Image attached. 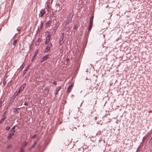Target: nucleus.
<instances>
[{
	"label": "nucleus",
	"instance_id": "c9c22d12",
	"mask_svg": "<svg viewBox=\"0 0 152 152\" xmlns=\"http://www.w3.org/2000/svg\"><path fill=\"white\" fill-rule=\"evenodd\" d=\"M62 36L61 37H63V38H64V33H61Z\"/></svg>",
	"mask_w": 152,
	"mask_h": 152
},
{
	"label": "nucleus",
	"instance_id": "7c9ffc66",
	"mask_svg": "<svg viewBox=\"0 0 152 152\" xmlns=\"http://www.w3.org/2000/svg\"><path fill=\"white\" fill-rule=\"evenodd\" d=\"M27 144V143L26 142H24L23 143V146H25Z\"/></svg>",
	"mask_w": 152,
	"mask_h": 152
},
{
	"label": "nucleus",
	"instance_id": "dca6fc26",
	"mask_svg": "<svg viewBox=\"0 0 152 152\" xmlns=\"http://www.w3.org/2000/svg\"><path fill=\"white\" fill-rule=\"evenodd\" d=\"M41 39L40 38H39L37 41H36L35 43L36 45H38L40 42H41Z\"/></svg>",
	"mask_w": 152,
	"mask_h": 152
},
{
	"label": "nucleus",
	"instance_id": "bb28decb",
	"mask_svg": "<svg viewBox=\"0 0 152 152\" xmlns=\"http://www.w3.org/2000/svg\"><path fill=\"white\" fill-rule=\"evenodd\" d=\"M12 136H10V135H9L7 137V138L8 139H10L12 138Z\"/></svg>",
	"mask_w": 152,
	"mask_h": 152
},
{
	"label": "nucleus",
	"instance_id": "f8f14e48",
	"mask_svg": "<svg viewBox=\"0 0 152 152\" xmlns=\"http://www.w3.org/2000/svg\"><path fill=\"white\" fill-rule=\"evenodd\" d=\"M43 22L42 21H41L40 22V30H39V28H38V31L39 32H40L41 29L43 27Z\"/></svg>",
	"mask_w": 152,
	"mask_h": 152
},
{
	"label": "nucleus",
	"instance_id": "0eeeda50",
	"mask_svg": "<svg viewBox=\"0 0 152 152\" xmlns=\"http://www.w3.org/2000/svg\"><path fill=\"white\" fill-rule=\"evenodd\" d=\"M45 13V10L43 9H42L41 10L39 14V16L40 17H42Z\"/></svg>",
	"mask_w": 152,
	"mask_h": 152
},
{
	"label": "nucleus",
	"instance_id": "b1692460",
	"mask_svg": "<svg viewBox=\"0 0 152 152\" xmlns=\"http://www.w3.org/2000/svg\"><path fill=\"white\" fill-rule=\"evenodd\" d=\"M71 22L69 21L68 20H67L65 22V25H66L68 24L70 22Z\"/></svg>",
	"mask_w": 152,
	"mask_h": 152
},
{
	"label": "nucleus",
	"instance_id": "e433bc0d",
	"mask_svg": "<svg viewBox=\"0 0 152 152\" xmlns=\"http://www.w3.org/2000/svg\"><path fill=\"white\" fill-rule=\"evenodd\" d=\"M15 126H13L12 127V128L11 129V130L14 129H15Z\"/></svg>",
	"mask_w": 152,
	"mask_h": 152
},
{
	"label": "nucleus",
	"instance_id": "473e14b6",
	"mask_svg": "<svg viewBox=\"0 0 152 152\" xmlns=\"http://www.w3.org/2000/svg\"><path fill=\"white\" fill-rule=\"evenodd\" d=\"M37 141H34V144L33 145L34 146L37 144Z\"/></svg>",
	"mask_w": 152,
	"mask_h": 152
},
{
	"label": "nucleus",
	"instance_id": "f704fd0d",
	"mask_svg": "<svg viewBox=\"0 0 152 152\" xmlns=\"http://www.w3.org/2000/svg\"><path fill=\"white\" fill-rule=\"evenodd\" d=\"M77 28V26H76V25H75L74 28V29H76Z\"/></svg>",
	"mask_w": 152,
	"mask_h": 152
},
{
	"label": "nucleus",
	"instance_id": "393cba45",
	"mask_svg": "<svg viewBox=\"0 0 152 152\" xmlns=\"http://www.w3.org/2000/svg\"><path fill=\"white\" fill-rule=\"evenodd\" d=\"M26 83H24L21 86L22 88H24L26 87Z\"/></svg>",
	"mask_w": 152,
	"mask_h": 152
},
{
	"label": "nucleus",
	"instance_id": "6ab92c4d",
	"mask_svg": "<svg viewBox=\"0 0 152 152\" xmlns=\"http://www.w3.org/2000/svg\"><path fill=\"white\" fill-rule=\"evenodd\" d=\"M149 145L150 146H152V136L151 139H150V140L149 141Z\"/></svg>",
	"mask_w": 152,
	"mask_h": 152
},
{
	"label": "nucleus",
	"instance_id": "9d476101",
	"mask_svg": "<svg viewBox=\"0 0 152 152\" xmlns=\"http://www.w3.org/2000/svg\"><path fill=\"white\" fill-rule=\"evenodd\" d=\"M6 118V113H4V114L2 115L1 119V120L0 123H1L2 121H4V120Z\"/></svg>",
	"mask_w": 152,
	"mask_h": 152
},
{
	"label": "nucleus",
	"instance_id": "4c0bfd02",
	"mask_svg": "<svg viewBox=\"0 0 152 152\" xmlns=\"http://www.w3.org/2000/svg\"><path fill=\"white\" fill-rule=\"evenodd\" d=\"M53 84L55 85H57V83H56V81H54L53 82Z\"/></svg>",
	"mask_w": 152,
	"mask_h": 152
},
{
	"label": "nucleus",
	"instance_id": "a878e982",
	"mask_svg": "<svg viewBox=\"0 0 152 152\" xmlns=\"http://www.w3.org/2000/svg\"><path fill=\"white\" fill-rule=\"evenodd\" d=\"M34 145H32L31 147H30L28 148V151H30L32 148H34Z\"/></svg>",
	"mask_w": 152,
	"mask_h": 152
},
{
	"label": "nucleus",
	"instance_id": "20e7f679",
	"mask_svg": "<svg viewBox=\"0 0 152 152\" xmlns=\"http://www.w3.org/2000/svg\"><path fill=\"white\" fill-rule=\"evenodd\" d=\"M61 88V86H58L57 87V89H56L55 92L54 93V94L55 96L58 94L59 91Z\"/></svg>",
	"mask_w": 152,
	"mask_h": 152
},
{
	"label": "nucleus",
	"instance_id": "4be33fe9",
	"mask_svg": "<svg viewBox=\"0 0 152 152\" xmlns=\"http://www.w3.org/2000/svg\"><path fill=\"white\" fill-rule=\"evenodd\" d=\"M23 89L24 88H23L20 86L18 91V93H19L20 92L22 91L23 90Z\"/></svg>",
	"mask_w": 152,
	"mask_h": 152
},
{
	"label": "nucleus",
	"instance_id": "f03ea898",
	"mask_svg": "<svg viewBox=\"0 0 152 152\" xmlns=\"http://www.w3.org/2000/svg\"><path fill=\"white\" fill-rule=\"evenodd\" d=\"M51 35L50 34H48L46 37V39L45 42L46 44H47L49 42Z\"/></svg>",
	"mask_w": 152,
	"mask_h": 152
},
{
	"label": "nucleus",
	"instance_id": "2eb2a0df",
	"mask_svg": "<svg viewBox=\"0 0 152 152\" xmlns=\"http://www.w3.org/2000/svg\"><path fill=\"white\" fill-rule=\"evenodd\" d=\"M15 132V131L14 130L10 131L9 132V134L10 135V136H12L13 135H14V133Z\"/></svg>",
	"mask_w": 152,
	"mask_h": 152
},
{
	"label": "nucleus",
	"instance_id": "58836bf2",
	"mask_svg": "<svg viewBox=\"0 0 152 152\" xmlns=\"http://www.w3.org/2000/svg\"><path fill=\"white\" fill-rule=\"evenodd\" d=\"M24 104L26 106H28V103L25 102Z\"/></svg>",
	"mask_w": 152,
	"mask_h": 152
},
{
	"label": "nucleus",
	"instance_id": "f257e3e1",
	"mask_svg": "<svg viewBox=\"0 0 152 152\" xmlns=\"http://www.w3.org/2000/svg\"><path fill=\"white\" fill-rule=\"evenodd\" d=\"M52 43H50L48 45V46L44 52V53H47L48 52L49 50H50V48L52 46Z\"/></svg>",
	"mask_w": 152,
	"mask_h": 152
},
{
	"label": "nucleus",
	"instance_id": "9b49d317",
	"mask_svg": "<svg viewBox=\"0 0 152 152\" xmlns=\"http://www.w3.org/2000/svg\"><path fill=\"white\" fill-rule=\"evenodd\" d=\"M58 23H56V24L55 25V26L53 28V30L54 31V33H55L57 29L58 28Z\"/></svg>",
	"mask_w": 152,
	"mask_h": 152
},
{
	"label": "nucleus",
	"instance_id": "49530a36",
	"mask_svg": "<svg viewBox=\"0 0 152 152\" xmlns=\"http://www.w3.org/2000/svg\"><path fill=\"white\" fill-rule=\"evenodd\" d=\"M47 33H49V31H47Z\"/></svg>",
	"mask_w": 152,
	"mask_h": 152
},
{
	"label": "nucleus",
	"instance_id": "79ce46f5",
	"mask_svg": "<svg viewBox=\"0 0 152 152\" xmlns=\"http://www.w3.org/2000/svg\"><path fill=\"white\" fill-rule=\"evenodd\" d=\"M5 83H6L5 81H3V84L4 85H5Z\"/></svg>",
	"mask_w": 152,
	"mask_h": 152
},
{
	"label": "nucleus",
	"instance_id": "5701e85b",
	"mask_svg": "<svg viewBox=\"0 0 152 152\" xmlns=\"http://www.w3.org/2000/svg\"><path fill=\"white\" fill-rule=\"evenodd\" d=\"M28 67H29V66H28V67L27 68V69H24V70L23 72V74L24 75L25 74V73L27 71L28 69Z\"/></svg>",
	"mask_w": 152,
	"mask_h": 152
},
{
	"label": "nucleus",
	"instance_id": "4468645a",
	"mask_svg": "<svg viewBox=\"0 0 152 152\" xmlns=\"http://www.w3.org/2000/svg\"><path fill=\"white\" fill-rule=\"evenodd\" d=\"M73 12H72L70 13L67 16V18H72L73 15Z\"/></svg>",
	"mask_w": 152,
	"mask_h": 152
},
{
	"label": "nucleus",
	"instance_id": "6e6552de",
	"mask_svg": "<svg viewBox=\"0 0 152 152\" xmlns=\"http://www.w3.org/2000/svg\"><path fill=\"white\" fill-rule=\"evenodd\" d=\"M38 52H39V50H37L35 51V53H34V56H33V58H32V59H31V61H34V59H35V57L37 56V53H38Z\"/></svg>",
	"mask_w": 152,
	"mask_h": 152
},
{
	"label": "nucleus",
	"instance_id": "cd10ccee",
	"mask_svg": "<svg viewBox=\"0 0 152 152\" xmlns=\"http://www.w3.org/2000/svg\"><path fill=\"white\" fill-rule=\"evenodd\" d=\"M10 127L9 126H7L5 128V130H8L10 129Z\"/></svg>",
	"mask_w": 152,
	"mask_h": 152
},
{
	"label": "nucleus",
	"instance_id": "aec40b11",
	"mask_svg": "<svg viewBox=\"0 0 152 152\" xmlns=\"http://www.w3.org/2000/svg\"><path fill=\"white\" fill-rule=\"evenodd\" d=\"M17 42V39H15L13 41V45L14 46V48H15V47L16 45Z\"/></svg>",
	"mask_w": 152,
	"mask_h": 152
},
{
	"label": "nucleus",
	"instance_id": "a18cd8bd",
	"mask_svg": "<svg viewBox=\"0 0 152 152\" xmlns=\"http://www.w3.org/2000/svg\"><path fill=\"white\" fill-rule=\"evenodd\" d=\"M96 104V101H95V104Z\"/></svg>",
	"mask_w": 152,
	"mask_h": 152
},
{
	"label": "nucleus",
	"instance_id": "37998d69",
	"mask_svg": "<svg viewBox=\"0 0 152 152\" xmlns=\"http://www.w3.org/2000/svg\"><path fill=\"white\" fill-rule=\"evenodd\" d=\"M39 140V139H37L36 141H37V142Z\"/></svg>",
	"mask_w": 152,
	"mask_h": 152
},
{
	"label": "nucleus",
	"instance_id": "c756f323",
	"mask_svg": "<svg viewBox=\"0 0 152 152\" xmlns=\"http://www.w3.org/2000/svg\"><path fill=\"white\" fill-rule=\"evenodd\" d=\"M72 18H67V20H69V21H70V22H71L72 21Z\"/></svg>",
	"mask_w": 152,
	"mask_h": 152
},
{
	"label": "nucleus",
	"instance_id": "1a4fd4ad",
	"mask_svg": "<svg viewBox=\"0 0 152 152\" xmlns=\"http://www.w3.org/2000/svg\"><path fill=\"white\" fill-rule=\"evenodd\" d=\"M94 18V16L93 15L90 18L89 23L90 25H93V20Z\"/></svg>",
	"mask_w": 152,
	"mask_h": 152
},
{
	"label": "nucleus",
	"instance_id": "ea45409f",
	"mask_svg": "<svg viewBox=\"0 0 152 152\" xmlns=\"http://www.w3.org/2000/svg\"><path fill=\"white\" fill-rule=\"evenodd\" d=\"M36 137V135H33V136L32 138H34Z\"/></svg>",
	"mask_w": 152,
	"mask_h": 152
},
{
	"label": "nucleus",
	"instance_id": "c85d7f7f",
	"mask_svg": "<svg viewBox=\"0 0 152 152\" xmlns=\"http://www.w3.org/2000/svg\"><path fill=\"white\" fill-rule=\"evenodd\" d=\"M12 147V145H10L7 147V149H9Z\"/></svg>",
	"mask_w": 152,
	"mask_h": 152
},
{
	"label": "nucleus",
	"instance_id": "ddd939ff",
	"mask_svg": "<svg viewBox=\"0 0 152 152\" xmlns=\"http://www.w3.org/2000/svg\"><path fill=\"white\" fill-rule=\"evenodd\" d=\"M21 107H20V108H14L13 110V112L14 113H19L18 110H20Z\"/></svg>",
	"mask_w": 152,
	"mask_h": 152
},
{
	"label": "nucleus",
	"instance_id": "72a5a7b5",
	"mask_svg": "<svg viewBox=\"0 0 152 152\" xmlns=\"http://www.w3.org/2000/svg\"><path fill=\"white\" fill-rule=\"evenodd\" d=\"M45 91H46L47 93H48L49 92V89H46L45 90Z\"/></svg>",
	"mask_w": 152,
	"mask_h": 152
},
{
	"label": "nucleus",
	"instance_id": "a211bd4d",
	"mask_svg": "<svg viewBox=\"0 0 152 152\" xmlns=\"http://www.w3.org/2000/svg\"><path fill=\"white\" fill-rule=\"evenodd\" d=\"M64 38L62 37H61L59 41V43L60 44V45H61L62 44V41L63 40Z\"/></svg>",
	"mask_w": 152,
	"mask_h": 152
},
{
	"label": "nucleus",
	"instance_id": "39448f33",
	"mask_svg": "<svg viewBox=\"0 0 152 152\" xmlns=\"http://www.w3.org/2000/svg\"><path fill=\"white\" fill-rule=\"evenodd\" d=\"M73 84L69 86L67 88V90L66 91V92L67 93H69L71 91V90L72 89V88L73 87Z\"/></svg>",
	"mask_w": 152,
	"mask_h": 152
},
{
	"label": "nucleus",
	"instance_id": "2f4dec72",
	"mask_svg": "<svg viewBox=\"0 0 152 152\" xmlns=\"http://www.w3.org/2000/svg\"><path fill=\"white\" fill-rule=\"evenodd\" d=\"M146 136L147 135H146L145 136H144L143 138V139H142V142H144V139L146 137Z\"/></svg>",
	"mask_w": 152,
	"mask_h": 152
},
{
	"label": "nucleus",
	"instance_id": "423d86ee",
	"mask_svg": "<svg viewBox=\"0 0 152 152\" xmlns=\"http://www.w3.org/2000/svg\"><path fill=\"white\" fill-rule=\"evenodd\" d=\"M51 23V21L50 20H49L45 24V27L46 28H48L50 26V24Z\"/></svg>",
	"mask_w": 152,
	"mask_h": 152
},
{
	"label": "nucleus",
	"instance_id": "c03bdc74",
	"mask_svg": "<svg viewBox=\"0 0 152 152\" xmlns=\"http://www.w3.org/2000/svg\"><path fill=\"white\" fill-rule=\"evenodd\" d=\"M60 51L61 52H62V51H63V50H62V49H61L60 50Z\"/></svg>",
	"mask_w": 152,
	"mask_h": 152
},
{
	"label": "nucleus",
	"instance_id": "a19ab883",
	"mask_svg": "<svg viewBox=\"0 0 152 152\" xmlns=\"http://www.w3.org/2000/svg\"><path fill=\"white\" fill-rule=\"evenodd\" d=\"M24 150L23 149H21L20 151L19 152H23Z\"/></svg>",
	"mask_w": 152,
	"mask_h": 152
},
{
	"label": "nucleus",
	"instance_id": "7ed1b4c3",
	"mask_svg": "<svg viewBox=\"0 0 152 152\" xmlns=\"http://www.w3.org/2000/svg\"><path fill=\"white\" fill-rule=\"evenodd\" d=\"M49 54H47V55H45L44 57H42L41 60V62L42 63L44 61L46 60L48 58H49Z\"/></svg>",
	"mask_w": 152,
	"mask_h": 152
},
{
	"label": "nucleus",
	"instance_id": "f3484780",
	"mask_svg": "<svg viewBox=\"0 0 152 152\" xmlns=\"http://www.w3.org/2000/svg\"><path fill=\"white\" fill-rule=\"evenodd\" d=\"M92 26H93V25H89V26L88 28V34H89L90 32L91 29V28Z\"/></svg>",
	"mask_w": 152,
	"mask_h": 152
},
{
	"label": "nucleus",
	"instance_id": "412c9836",
	"mask_svg": "<svg viewBox=\"0 0 152 152\" xmlns=\"http://www.w3.org/2000/svg\"><path fill=\"white\" fill-rule=\"evenodd\" d=\"M24 65H23V63L21 66L20 67L19 69L20 71H21L24 67Z\"/></svg>",
	"mask_w": 152,
	"mask_h": 152
}]
</instances>
